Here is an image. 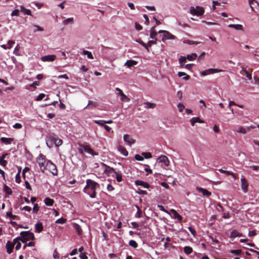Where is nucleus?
<instances>
[{
    "mask_svg": "<svg viewBox=\"0 0 259 259\" xmlns=\"http://www.w3.org/2000/svg\"><path fill=\"white\" fill-rule=\"evenodd\" d=\"M86 184L87 185L83 191L89 195L91 198H95L96 196V190L97 188L100 187L99 184L91 179H87Z\"/></svg>",
    "mask_w": 259,
    "mask_h": 259,
    "instance_id": "f257e3e1",
    "label": "nucleus"
},
{
    "mask_svg": "<svg viewBox=\"0 0 259 259\" xmlns=\"http://www.w3.org/2000/svg\"><path fill=\"white\" fill-rule=\"evenodd\" d=\"M62 140L56 137L55 135H50L49 137L46 139V144L49 147H52L53 144H55L56 147H59L62 144Z\"/></svg>",
    "mask_w": 259,
    "mask_h": 259,
    "instance_id": "f03ea898",
    "label": "nucleus"
},
{
    "mask_svg": "<svg viewBox=\"0 0 259 259\" xmlns=\"http://www.w3.org/2000/svg\"><path fill=\"white\" fill-rule=\"evenodd\" d=\"M20 236H19V240L22 243H26L29 240L33 241L35 239V236L33 233L28 231H22L20 233Z\"/></svg>",
    "mask_w": 259,
    "mask_h": 259,
    "instance_id": "7ed1b4c3",
    "label": "nucleus"
},
{
    "mask_svg": "<svg viewBox=\"0 0 259 259\" xmlns=\"http://www.w3.org/2000/svg\"><path fill=\"white\" fill-rule=\"evenodd\" d=\"M79 146L81 148L79 149V152L81 154L83 153L82 149H83L85 152L91 154L92 156H97L99 155V154L97 152H95L89 145L80 144Z\"/></svg>",
    "mask_w": 259,
    "mask_h": 259,
    "instance_id": "20e7f679",
    "label": "nucleus"
},
{
    "mask_svg": "<svg viewBox=\"0 0 259 259\" xmlns=\"http://www.w3.org/2000/svg\"><path fill=\"white\" fill-rule=\"evenodd\" d=\"M190 11L192 15L197 16H202L204 13L203 8L199 6H196L195 8L194 7H191Z\"/></svg>",
    "mask_w": 259,
    "mask_h": 259,
    "instance_id": "39448f33",
    "label": "nucleus"
},
{
    "mask_svg": "<svg viewBox=\"0 0 259 259\" xmlns=\"http://www.w3.org/2000/svg\"><path fill=\"white\" fill-rule=\"evenodd\" d=\"M37 162L39 165L41 171L42 172H44L45 170H46L47 163L45 156L42 154H40L37 159Z\"/></svg>",
    "mask_w": 259,
    "mask_h": 259,
    "instance_id": "423d86ee",
    "label": "nucleus"
},
{
    "mask_svg": "<svg viewBox=\"0 0 259 259\" xmlns=\"http://www.w3.org/2000/svg\"><path fill=\"white\" fill-rule=\"evenodd\" d=\"M46 169H48L53 175L55 176L57 175L58 170L57 167L56 165L51 161H48L47 162Z\"/></svg>",
    "mask_w": 259,
    "mask_h": 259,
    "instance_id": "0eeeda50",
    "label": "nucleus"
},
{
    "mask_svg": "<svg viewBox=\"0 0 259 259\" xmlns=\"http://www.w3.org/2000/svg\"><path fill=\"white\" fill-rule=\"evenodd\" d=\"M105 172L106 173H107L108 172L114 173L116 175V179L117 181L118 182H120L122 180V174L116 172L113 168H111L110 166H107Z\"/></svg>",
    "mask_w": 259,
    "mask_h": 259,
    "instance_id": "6e6552de",
    "label": "nucleus"
},
{
    "mask_svg": "<svg viewBox=\"0 0 259 259\" xmlns=\"http://www.w3.org/2000/svg\"><path fill=\"white\" fill-rule=\"evenodd\" d=\"M117 94L120 97V100L122 102H129L130 99L123 93L122 91L118 88L115 89Z\"/></svg>",
    "mask_w": 259,
    "mask_h": 259,
    "instance_id": "1a4fd4ad",
    "label": "nucleus"
},
{
    "mask_svg": "<svg viewBox=\"0 0 259 259\" xmlns=\"http://www.w3.org/2000/svg\"><path fill=\"white\" fill-rule=\"evenodd\" d=\"M223 70L218 69L210 68L206 69L201 72V75L203 76L207 75L210 74H213L215 73H218L222 71Z\"/></svg>",
    "mask_w": 259,
    "mask_h": 259,
    "instance_id": "9d476101",
    "label": "nucleus"
},
{
    "mask_svg": "<svg viewBox=\"0 0 259 259\" xmlns=\"http://www.w3.org/2000/svg\"><path fill=\"white\" fill-rule=\"evenodd\" d=\"M56 58L55 55H47L41 57V60L43 62H52L54 61Z\"/></svg>",
    "mask_w": 259,
    "mask_h": 259,
    "instance_id": "9b49d317",
    "label": "nucleus"
},
{
    "mask_svg": "<svg viewBox=\"0 0 259 259\" xmlns=\"http://www.w3.org/2000/svg\"><path fill=\"white\" fill-rule=\"evenodd\" d=\"M157 161L159 162H162L164 164L165 166H168L169 164V161L168 158L165 155L160 156L158 159Z\"/></svg>",
    "mask_w": 259,
    "mask_h": 259,
    "instance_id": "f8f14e48",
    "label": "nucleus"
},
{
    "mask_svg": "<svg viewBox=\"0 0 259 259\" xmlns=\"http://www.w3.org/2000/svg\"><path fill=\"white\" fill-rule=\"evenodd\" d=\"M241 188L244 192H246L248 191V184L247 181L245 178L241 179Z\"/></svg>",
    "mask_w": 259,
    "mask_h": 259,
    "instance_id": "ddd939ff",
    "label": "nucleus"
},
{
    "mask_svg": "<svg viewBox=\"0 0 259 259\" xmlns=\"http://www.w3.org/2000/svg\"><path fill=\"white\" fill-rule=\"evenodd\" d=\"M124 141L127 143L129 145L133 144L135 143L136 141L129 135L125 134L123 136Z\"/></svg>",
    "mask_w": 259,
    "mask_h": 259,
    "instance_id": "4468645a",
    "label": "nucleus"
},
{
    "mask_svg": "<svg viewBox=\"0 0 259 259\" xmlns=\"http://www.w3.org/2000/svg\"><path fill=\"white\" fill-rule=\"evenodd\" d=\"M248 3L251 11L256 13V11L254 10V8L259 6L258 2L256 0H248Z\"/></svg>",
    "mask_w": 259,
    "mask_h": 259,
    "instance_id": "2eb2a0df",
    "label": "nucleus"
},
{
    "mask_svg": "<svg viewBox=\"0 0 259 259\" xmlns=\"http://www.w3.org/2000/svg\"><path fill=\"white\" fill-rule=\"evenodd\" d=\"M14 247V242H12L10 241H8L6 244L7 252L10 254L12 252L13 249Z\"/></svg>",
    "mask_w": 259,
    "mask_h": 259,
    "instance_id": "dca6fc26",
    "label": "nucleus"
},
{
    "mask_svg": "<svg viewBox=\"0 0 259 259\" xmlns=\"http://www.w3.org/2000/svg\"><path fill=\"white\" fill-rule=\"evenodd\" d=\"M176 37L175 35L166 31L165 34H163L162 40V41H164L165 39H175Z\"/></svg>",
    "mask_w": 259,
    "mask_h": 259,
    "instance_id": "f3484780",
    "label": "nucleus"
},
{
    "mask_svg": "<svg viewBox=\"0 0 259 259\" xmlns=\"http://www.w3.org/2000/svg\"><path fill=\"white\" fill-rule=\"evenodd\" d=\"M8 155V153H5L0 156V165L3 167H6L8 163L7 161L5 160V158Z\"/></svg>",
    "mask_w": 259,
    "mask_h": 259,
    "instance_id": "a211bd4d",
    "label": "nucleus"
},
{
    "mask_svg": "<svg viewBox=\"0 0 259 259\" xmlns=\"http://www.w3.org/2000/svg\"><path fill=\"white\" fill-rule=\"evenodd\" d=\"M197 190L199 192H201L202 193L203 195L204 196H207L209 197L211 195V193L210 192L208 191L207 190L203 189L202 188H199L197 187Z\"/></svg>",
    "mask_w": 259,
    "mask_h": 259,
    "instance_id": "6ab92c4d",
    "label": "nucleus"
},
{
    "mask_svg": "<svg viewBox=\"0 0 259 259\" xmlns=\"http://www.w3.org/2000/svg\"><path fill=\"white\" fill-rule=\"evenodd\" d=\"M43 225L40 222H37L35 225V232L39 233L43 230Z\"/></svg>",
    "mask_w": 259,
    "mask_h": 259,
    "instance_id": "aec40b11",
    "label": "nucleus"
},
{
    "mask_svg": "<svg viewBox=\"0 0 259 259\" xmlns=\"http://www.w3.org/2000/svg\"><path fill=\"white\" fill-rule=\"evenodd\" d=\"M135 184L137 186H141L145 188H148L149 187V184L141 180H137L135 182Z\"/></svg>",
    "mask_w": 259,
    "mask_h": 259,
    "instance_id": "412c9836",
    "label": "nucleus"
},
{
    "mask_svg": "<svg viewBox=\"0 0 259 259\" xmlns=\"http://www.w3.org/2000/svg\"><path fill=\"white\" fill-rule=\"evenodd\" d=\"M72 226L78 235H81L82 233V230L81 227L76 223H73Z\"/></svg>",
    "mask_w": 259,
    "mask_h": 259,
    "instance_id": "4be33fe9",
    "label": "nucleus"
},
{
    "mask_svg": "<svg viewBox=\"0 0 259 259\" xmlns=\"http://www.w3.org/2000/svg\"><path fill=\"white\" fill-rule=\"evenodd\" d=\"M19 238V237H17V238H15L13 240L14 245H15V248L16 250H19L20 249L21 247V244L20 241L21 240H19V239H18Z\"/></svg>",
    "mask_w": 259,
    "mask_h": 259,
    "instance_id": "5701e85b",
    "label": "nucleus"
},
{
    "mask_svg": "<svg viewBox=\"0 0 259 259\" xmlns=\"http://www.w3.org/2000/svg\"><path fill=\"white\" fill-rule=\"evenodd\" d=\"M138 63L137 61L133 60H127L125 63L124 64L125 66H127L128 68H130L132 66H134L136 65H137Z\"/></svg>",
    "mask_w": 259,
    "mask_h": 259,
    "instance_id": "b1692460",
    "label": "nucleus"
},
{
    "mask_svg": "<svg viewBox=\"0 0 259 259\" xmlns=\"http://www.w3.org/2000/svg\"><path fill=\"white\" fill-rule=\"evenodd\" d=\"M44 202L46 205L52 206L54 204V200L49 197H47L45 199Z\"/></svg>",
    "mask_w": 259,
    "mask_h": 259,
    "instance_id": "393cba45",
    "label": "nucleus"
},
{
    "mask_svg": "<svg viewBox=\"0 0 259 259\" xmlns=\"http://www.w3.org/2000/svg\"><path fill=\"white\" fill-rule=\"evenodd\" d=\"M0 140L2 143L5 144H10L14 141V139L13 138L2 137L1 138Z\"/></svg>",
    "mask_w": 259,
    "mask_h": 259,
    "instance_id": "a878e982",
    "label": "nucleus"
},
{
    "mask_svg": "<svg viewBox=\"0 0 259 259\" xmlns=\"http://www.w3.org/2000/svg\"><path fill=\"white\" fill-rule=\"evenodd\" d=\"M228 27H230V28H233L238 30L243 31V26L241 24H231L228 25Z\"/></svg>",
    "mask_w": 259,
    "mask_h": 259,
    "instance_id": "bb28decb",
    "label": "nucleus"
},
{
    "mask_svg": "<svg viewBox=\"0 0 259 259\" xmlns=\"http://www.w3.org/2000/svg\"><path fill=\"white\" fill-rule=\"evenodd\" d=\"M118 149L119 151L124 156H127L128 155V151L126 150V149L123 146L119 145L118 147Z\"/></svg>",
    "mask_w": 259,
    "mask_h": 259,
    "instance_id": "cd10ccee",
    "label": "nucleus"
},
{
    "mask_svg": "<svg viewBox=\"0 0 259 259\" xmlns=\"http://www.w3.org/2000/svg\"><path fill=\"white\" fill-rule=\"evenodd\" d=\"M190 122L192 125H194L195 123L196 122L204 123V121L203 120L200 119L199 117H193L190 120Z\"/></svg>",
    "mask_w": 259,
    "mask_h": 259,
    "instance_id": "c85d7f7f",
    "label": "nucleus"
},
{
    "mask_svg": "<svg viewBox=\"0 0 259 259\" xmlns=\"http://www.w3.org/2000/svg\"><path fill=\"white\" fill-rule=\"evenodd\" d=\"M172 213L174 214V217L175 219H177L180 222L182 221L183 218L175 210L172 209L171 210Z\"/></svg>",
    "mask_w": 259,
    "mask_h": 259,
    "instance_id": "c756f323",
    "label": "nucleus"
},
{
    "mask_svg": "<svg viewBox=\"0 0 259 259\" xmlns=\"http://www.w3.org/2000/svg\"><path fill=\"white\" fill-rule=\"evenodd\" d=\"M219 171H220L221 173H223V174H225L227 175H229V176H232L235 179H236V176L232 172V171H228V170H223L222 169H219Z\"/></svg>",
    "mask_w": 259,
    "mask_h": 259,
    "instance_id": "7c9ffc66",
    "label": "nucleus"
},
{
    "mask_svg": "<svg viewBox=\"0 0 259 259\" xmlns=\"http://www.w3.org/2000/svg\"><path fill=\"white\" fill-rule=\"evenodd\" d=\"M242 236L241 233H240L238 231L236 230H234L231 233V238H235L236 237H241Z\"/></svg>",
    "mask_w": 259,
    "mask_h": 259,
    "instance_id": "2f4dec72",
    "label": "nucleus"
},
{
    "mask_svg": "<svg viewBox=\"0 0 259 259\" xmlns=\"http://www.w3.org/2000/svg\"><path fill=\"white\" fill-rule=\"evenodd\" d=\"M144 105H145V108H154L156 105L155 103H150L149 102H144Z\"/></svg>",
    "mask_w": 259,
    "mask_h": 259,
    "instance_id": "473e14b6",
    "label": "nucleus"
},
{
    "mask_svg": "<svg viewBox=\"0 0 259 259\" xmlns=\"http://www.w3.org/2000/svg\"><path fill=\"white\" fill-rule=\"evenodd\" d=\"M155 27L153 26L150 29V37L152 39H154L155 38L157 35V32L154 30Z\"/></svg>",
    "mask_w": 259,
    "mask_h": 259,
    "instance_id": "72a5a7b5",
    "label": "nucleus"
},
{
    "mask_svg": "<svg viewBox=\"0 0 259 259\" xmlns=\"http://www.w3.org/2000/svg\"><path fill=\"white\" fill-rule=\"evenodd\" d=\"M20 11L27 15H31V12L30 10L25 8L23 6L20 7Z\"/></svg>",
    "mask_w": 259,
    "mask_h": 259,
    "instance_id": "f704fd0d",
    "label": "nucleus"
},
{
    "mask_svg": "<svg viewBox=\"0 0 259 259\" xmlns=\"http://www.w3.org/2000/svg\"><path fill=\"white\" fill-rule=\"evenodd\" d=\"M4 191L6 194L8 195H11L12 194V190L11 189L6 185H4Z\"/></svg>",
    "mask_w": 259,
    "mask_h": 259,
    "instance_id": "c9c22d12",
    "label": "nucleus"
},
{
    "mask_svg": "<svg viewBox=\"0 0 259 259\" xmlns=\"http://www.w3.org/2000/svg\"><path fill=\"white\" fill-rule=\"evenodd\" d=\"M178 76L179 77L183 76V79L186 80H188L190 78V76L189 75H187L186 73L183 72H179Z\"/></svg>",
    "mask_w": 259,
    "mask_h": 259,
    "instance_id": "e433bc0d",
    "label": "nucleus"
},
{
    "mask_svg": "<svg viewBox=\"0 0 259 259\" xmlns=\"http://www.w3.org/2000/svg\"><path fill=\"white\" fill-rule=\"evenodd\" d=\"M183 42L184 44H188V45H196L202 43L201 42L195 41L190 40H188V39L185 40L183 41Z\"/></svg>",
    "mask_w": 259,
    "mask_h": 259,
    "instance_id": "4c0bfd02",
    "label": "nucleus"
},
{
    "mask_svg": "<svg viewBox=\"0 0 259 259\" xmlns=\"http://www.w3.org/2000/svg\"><path fill=\"white\" fill-rule=\"evenodd\" d=\"M184 252L186 254L188 255V254H191L192 252L193 249L192 247H191L190 246H185L184 248Z\"/></svg>",
    "mask_w": 259,
    "mask_h": 259,
    "instance_id": "58836bf2",
    "label": "nucleus"
},
{
    "mask_svg": "<svg viewBox=\"0 0 259 259\" xmlns=\"http://www.w3.org/2000/svg\"><path fill=\"white\" fill-rule=\"evenodd\" d=\"M197 56L196 53H192L191 55H188L186 58L189 61H193L196 58Z\"/></svg>",
    "mask_w": 259,
    "mask_h": 259,
    "instance_id": "ea45409f",
    "label": "nucleus"
},
{
    "mask_svg": "<svg viewBox=\"0 0 259 259\" xmlns=\"http://www.w3.org/2000/svg\"><path fill=\"white\" fill-rule=\"evenodd\" d=\"M83 54L84 55H87L89 59H94V57H93V56L92 53L90 51H88L87 50H83Z\"/></svg>",
    "mask_w": 259,
    "mask_h": 259,
    "instance_id": "a19ab883",
    "label": "nucleus"
},
{
    "mask_svg": "<svg viewBox=\"0 0 259 259\" xmlns=\"http://www.w3.org/2000/svg\"><path fill=\"white\" fill-rule=\"evenodd\" d=\"M73 22V18H69L66 19H65L63 21V23L64 25H67L69 23L72 24Z\"/></svg>",
    "mask_w": 259,
    "mask_h": 259,
    "instance_id": "79ce46f5",
    "label": "nucleus"
},
{
    "mask_svg": "<svg viewBox=\"0 0 259 259\" xmlns=\"http://www.w3.org/2000/svg\"><path fill=\"white\" fill-rule=\"evenodd\" d=\"M230 253L236 255H240L242 253V250L241 249L231 250Z\"/></svg>",
    "mask_w": 259,
    "mask_h": 259,
    "instance_id": "37998d69",
    "label": "nucleus"
},
{
    "mask_svg": "<svg viewBox=\"0 0 259 259\" xmlns=\"http://www.w3.org/2000/svg\"><path fill=\"white\" fill-rule=\"evenodd\" d=\"M66 222H67V219H65V218H60V219L57 220V221H56V223L64 224Z\"/></svg>",
    "mask_w": 259,
    "mask_h": 259,
    "instance_id": "c03bdc74",
    "label": "nucleus"
},
{
    "mask_svg": "<svg viewBox=\"0 0 259 259\" xmlns=\"http://www.w3.org/2000/svg\"><path fill=\"white\" fill-rule=\"evenodd\" d=\"M137 41L140 44H141L142 46H143L146 50L147 51L149 52V49L148 48V46H147V44H146L144 42H143L142 40H137Z\"/></svg>",
    "mask_w": 259,
    "mask_h": 259,
    "instance_id": "a18cd8bd",
    "label": "nucleus"
},
{
    "mask_svg": "<svg viewBox=\"0 0 259 259\" xmlns=\"http://www.w3.org/2000/svg\"><path fill=\"white\" fill-rule=\"evenodd\" d=\"M129 245L135 248L138 247V243L134 240H131L130 241Z\"/></svg>",
    "mask_w": 259,
    "mask_h": 259,
    "instance_id": "49530a36",
    "label": "nucleus"
},
{
    "mask_svg": "<svg viewBox=\"0 0 259 259\" xmlns=\"http://www.w3.org/2000/svg\"><path fill=\"white\" fill-rule=\"evenodd\" d=\"M20 170H21L20 169L19 170L17 174V175H16V177H15V181L17 183H18V184H19L21 182V178H20Z\"/></svg>",
    "mask_w": 259,
    "mask_h": 259,
    "instance_id": "de8ad7c7",
    "label": "nucleus"
},
{
    "mask_svg": "<svg viewBox=\"0 0 259 259\" xmlns=\"http://www.w3.org/2000/svg\"><path fill=\"white\" fill-rule=\"evenodd\" d=\"M6 215H7V217H10L12 220H16V219H17L18 218V216H17L16 215L12 214L11 212H7Z\"/></svg>",
    "mask_w": 259,
    "mask_h": 259,
    "instance_id": "09e8293b",
    "label": "nucleus"
},
{
    "mask_svg": "<svg viewBox=\"0 0 259 259\" xmlns=\"http://www.w3.org/2000/svg\"><path fill=\"white\" fill-rule=\"evenodd\" d=\"M39 207L38 204L35 203L34 204L33 208V212L34 213H37L39 210Z\"/></svg>",
    "mask_w": 259,
    "mask_h": 259,
    "instance_id": "8fccbe9b",
    "label": "nucleus"
},
{
    "mask_svg": "<svg viewBox=\"0 0 259 259\" xmlns=\"http://www.w3.org/2000/svg\"><path fill=\"white\" fill-rule=\"evenodd\" d=\"M237 132L239 133H241V134H245L246 133V131L245 130V128H244L242 126L239 127V128L237 130Z\"/></svg>",
    "mask_w": 259,
    "mask_h": 259,
    "instance_id": "3c124183",
    "label": "nucleus"
},
{
    "mask_svg": "<svg viewBox=\"0 0 259 259\" xmlns=\"http://www.w3.org/2000/svg\"><path fill=\"white\" fill-rule=\"evenodd\" d=\"M242 70L244 71L246 75V77L249 79H251L252 78V76H251V74L249 73L248 72V71L247 70H246L245 68H242Z\"/></svg>",
    "mask_w": 259,
    "mask_h": 259,
    "instance_id": "603ef678",
    "label": "nucleus"
},
{
    "mask_svg": "<svg viewBox=\"0 0 259 259\" xmlns=\"http://www.w3.org/2000/svg\"><path fill=\"white\" fill-rule=\"evenodd\" d=\"M53 255V257L54 258V259H59V258L60 257V254H59V252L57 251V249H55L54 251Z\"/></svg>",
    "mask_w": 259,
    "mask_h": 259,
    "instance_id": "864d4df0",
    "label": "nucleus"
},
{
    "mask_svg": "<svg viewBox=\"0 0 259 259\" xmlns=\"http://www.w3.org/2000/svg\"><path fill=\"white\" fill-rule=\"evenodd\" d=\"M157 44V39L155 38V40H149L147 43V46L149 47H151L153 45H156Z\"/></svg>",
    "mask_w": 259,
    "mask_h": 259,
    "instance_id": "5fc2aeb1",
    "label": "nucleus"
},
{
    "mask_svg": "<svg viewBox=\"0 0 259 259\" xmlns=\"http://www.w3.org/2000/svg\"><path fill=\"white\" fill-rule=\"evenodd\" d=\"M178 108L179 111L180 112H182L185 108V106L182 103H179L178 104Z\"/></svg>",
    "mask_w": 259,
    "mask_h": 259,
    "instance_id": "6e6d98bb",
    "label": "nucleus"
},
{
    "mask_svg": "<svg viewBox=\"0 0 259 259\" xmlns=\"http://www.w3.org/2000/svg\"><path fill=\"white\" fill-rule=\"evenodd\" d=\"M46 96V95L45 94H43V93H41V94H40L36 98V101H40L42 99H44Z\"/></svg>",
    "mask_w": 259,
    "mask_h": 259,
    "instance_id": "4d7b16f0",
    "label": "nucleus"
},
{
    "mask_svg": "<svg viewBox=\"0 0 259 259\" xmlns=\"http://www.w3.org/2000/svg\"><path fill=\"white\" fill-rule=\"evenodd\" d=\"M97 106V104L96 102H93L92 101H89L88 106H90L91 107H95Z\"/></svg>",
    "mask_w": 259,
    "mask_h": 259,
    "instance_id": "13d9d810",
    "label": "nucleus"
},
{
    "mask_svg": "<svg viewBox=\"0 0 259 259\" xmlns=\"http://www.w3.org/2000/svg\"><path fill=\"white\" fill-rule=\"evenodd\" d=\"M186 57L181 56L179 59L180 64L182 65L183 63H185L186 62Z\"/></svg>",
    "mask_w": 259,
    "mask_h": 259,
    "instance_id": "bf43d9fd",
    "label": "nucleus"
},
{
    "mask_svg": "<svg viewBox=\"0 0 259 259\" xmlns=\"http://www.w3.org/2000/svg\"><path fill=\"white\" fill-rule=\"evenodd\" d=\"M104 122H105V120H95V123H96V124L100 125L103 126L105 124V123H104Z\"/></svg>",
    "mask_w": 259,
    "mask_h": 259,
    "instance_id": "052dcab7",
    "label": "nucleus"
},
{
    "mask_svg": "<svg viewBox=\"0 0 259 259\" xmlns=\"http://www.w3.org/2000/svg\"><path fill=\"white\" fill-rule=\"evenodd\" d=\"M135 158L136 160H138V161H142L144 160V158L142 156H141L139 154H136L135 156Z\"/></svg>",
    "mask_w": 259,
    "mask_h": 259,
    "instance_id": "680f3d73",
    "label": "nucleus"
},
{
    "mask_svg": "<svg viewBox=\"0 0 259 259\" xmlns=\"http://www.w3.org/2000/svg\"><path fill=\"white\" fill-rule=\"evenodd\" d=\"M188 230L191 233V234L195 237L196 235V231L195 229L192 227H188Z\"/></svg>",
    "mask_w": 259,
    "mask_h": 259,
    "instance_id": "e2e57ef3",
    "label": "nucleus"
},
{
    "mask_svg": "<svg viewBox=\"0 0 259 259\" xmlns=\"http://www.w3.org/2000/svg\"><path fill=\"white\" fill-rule=\"evenodd\" d=\"M143 155L146 158H150L152 157V154L150 152L143 153Z\"/></svg>",
    "mask_w": 259,
    "mask_h": 259,
    "instance_id": "0e129e2a",
    "label": "nucleus"
},
{
    "mask_svg": "<svg viewBox=\"0 0 259 259\" xmlns=\"http://www.w3.org/2000/svg\"><path fill=\"white\" fill-rule=\"evenodd\" d=\"M19 14V10L18 9H15V10H14L12 14H11V15L12 16H18Z\"/></svg>",
    "mask_w": 259,
    "mask_h": 259,
    "instance_id": "69168bd1",
    "label": "nucleus"
},
{
    "mask_svg": "<svg viewBox=\"0 0 259 259\" xmlns=\"http://www.w3.org/2000/svg\"><path fill=\"white\" fill-rule=\"evenodd\" d=\"M13 127L14 128L20 129V128H22V125L21 124H20L19 123H16L14 125H13Z\"/></svg>",
    "mask_w": 259,
    "mask_h": 259,
    "instance_id": "338daca9",
    "label": "nucleus"
},
{
    "mask_svg": "<svg viewBox=\"0 0 259 259\" xmlns=\"http://www.w3.org/2000/svg\"><path fill=\"white\" fill-rule=\"evenodd\" d=\"M80 259H88V257L87 256L85 253H81L79 255Z\"/></svg>",
    "mask_w": 259,
    "mask_h": 259,
    "instance_id": "774afa93",
    "label": "nucleus"
}]
</instances>
